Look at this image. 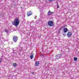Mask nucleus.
<instances>
[{"instance_id": "nucleus-1", "label": "nucleus", "mask_w": 79, "mask_h": 79, "mask_svg": "<svg viewBox=\"0 0 79 79\" xmlns=\"http://www.w3.org/2000/svg\"><path fill=\"white\" fill-rule=\"evenodd\" d=\"M19 24V20L18 19H15V20L12 22V24L15 26H18Z\"/></svg>"}, {"instance_id": "nucleus-2", "label": "nucleus", "mask_w": 79, "mask_h": 79, "mask_svg": "<svg viewBox=\"0 0 79 79\" xmlns=\"http://www.w3.org/2000/svg\"><path fill=\"white\" fill-rule=\"evenodd\" d=\"M48 24L49 26H53L54 24L52 21H49L48 22Z\"/></svg>"}, {"instance_id": "nucleus-3", "label": "nucleus", "mask_w": 79, "mask_h": 79, "mask_svg": "<svg viewBox=\"0 0 79 79\" xmlns=\"http://www.w3.org/2000/svg\"><path fill=\"white\" fill-rule=\"evenodd\" d=\"M61 56V54H57L56 55V56L57 59H59V58H60Z\"/></svg>"}, {"instance_id": "nucleus-4", "label": "nucleus", "mask_w": 79, "mask_h": 79, "mask_svg": "<svg viewBox=\"0 0 79 79\" xmlns=\"http://www.w3.org/2000/svg\"><path fill=\"white\" fill-rule=\"evenodd\" d=\"M27 15L28 16H30V15H32V13L31 11H29L28 12Z\"/></svg>"}, {"instance_id": "nucleus-5", "label": "nucleus", "mask_w": 79, "mask_h": 79, "mask_svg": "<svg viewBox=\"0 0 79 79\" xmlns=\"http://www.w3.org/2000/svg\"><path fill=\"white\" fill-rule=\"evenodd\" d=\"M53 12H50V11H49L48 13V16H50V15H51L53 14Z\"/></svg>"}, {"instance_id": "nucleus-6", "label": "nucleus", "mask_w": 79, "mask_h": 79, "mask_svg": "<svg viewBox=\"0 0 79 79\" xmlns=\"http://www.w3.org/2000/svg\"><path fill=\"white\" fill-rule=\"evenodd\" d=\"M64 32L65 33H66V32H68V28H65L64 29Z\"/></svg>"}, {"instance_id": "nucleus-7", "label": "nucleus", "mask_w": 79, "mask_h": 79, "mask_svg": "<svg viewBox=\"0 0 79 79\" xmlns=\"http://www.w3.org/2000/svg\"><path fill=\"white\" fill-rule=\"evenodd\" d=\"M13 40H18V37L15 36L13 37Z\"/></svg>"}, {"instance_id": "nucleus-8", "label": "nucleus", "mask_w": 79, "mask_h": 79, "mask_svg": "<svg viewBox=\"0 0 79 79\" xmlns=\"http://www.w3.org/2000/svg\"><path fill=\"white\" fill-rule=\"evenodd\" d=\"M66 26V25H64L63 26H62L60 27V29H64V28H65V27Z\"/></svg>"}, {"instance_id": "nucleus-9", "label": "nucleus", "mask_w": 79, "mask_h": 79, "mask_svg": "<svg viewBox=\"0 0 79 79\" xmlns=\"http://www.w3.org/2000/svg\"><path fill=\"white\" fill-rule=\"evenodd\" d=\"M35 64L36 66H38L39 64V62L38 61H36L35 62Z\"/></svg>"}, {"instance_id": "nucleus-10", "label": "nucleus", "mask_w": 79, "mask_h": 79, "mask_svg": "<svg viewBox=\"0 0 79 79\" xmlns=\"http://www.w3.org/2000/svg\"><path fill=\"white\" fill-rule=\"evenodd\" d=\"M67 35H68V36L70 37L71 35V33L70 32H69L67 34Z\"/></svg>"}, {"instance_id": "nucleus-11", "label": "nucleus", "mask_w": 79, "mask_h": 79, "mask_svg": "<svg viewBox=\"0 0 79 79\" xmlns=\"http://www.w3.org/2000/svg\"><path fill=\"white\" fill-rule=\"evenodd\" d=\"M33 57H34V54L33 53H32V54L30 56V58L31 59H32V58H33Z\"/></svg>"}, {"instance_id": "nucleus-12", "label": "nucleus", "mask_w": 79, "mask_h": 79, "mask_svg": "<svg viewBox=\"0 0 79 79\" xmlns=\"http://www.w3.org/2000/svg\"><path fill=\"white\" fill-rule=\"evenodd\" d=\"M13 65L15 67H16V66H17V64L16 63H14L13 64Z\"/></svg>"}, {"instance_id": "nucleus-13", "label": "nucleus", "mask_w": 79, "mask_h": 79, "mask_svg": "<svg viewBox=\"0 0 79 79\" xmlns=\"http://www.w3.org/2000/svg\"><path fill=\"white\" fill-rule=\"evenodd\" d=\"M73 59L74 61H77V57H74Z\"/></svg>"}, {"instance_id": "nucleus-14", "label": "nucleus", "mask_w": 79, "mask_h": 79, "mask_svg": "<svg viewBox=\"0 0 79 79\" xmlns=\"http://www.w3.org/2000/svg\"><path fill=\"white\" fill-rule=\"evenodd\" d=\"M5 31L6 33H8V30H7V29H5Z\"/></svg>"}, {"instance_id": "nucleus-15", "label": "nucleus", "mask_w": 79, "mask_h": 79, "mask_svg": "<svg viewBox=\"0 0 79 79\" xmlns=\"http://www.w3.org/2000/svg\"><path fill=\"white\" fill-rule=\"evenodd\" d=\"M55 0H49V2H53V1H54Z\"/></svg>"}, {"instance_id": "nucleus-16", "label": "nucleus", "mask_w": 79, "mask_h": 79, "mask_svg": "<svg viewBox=\"0 0 79 79\" xmlns=\"http://www.w3.org/2000/svg\"><path fill=\"white\" fill-rule=\"evenodd\" d=\"M14 41L15 42H16V41H17V40H14Z\"/></svg>"}, {"instance_id": "nucleus-17", "label": "nucleus", "mask_w": 79, "mask_h": 79, "mask_svg": "<svg viewBox=\"0 0 79 79\" xmlns=\"http://www.w3.org/2000/svg\"><path fill=\"white\" fill-rule=\"evenodd\" d=\"M31 74H34V73L32 72V73H31Z\"/></svg>"}, {"instance_id": "nucleus-18", "label": "nucleus", "mask_w": 79, "mask_h": 79, "mask_svg": "<svg viewBox=\"0 0 79 79\" xmlns=\"http://www.w3.org/2000/svg\"><path fill=\"white\" fill-rule=\"evenodd\" d=\"M57 8H59V6L57 5Z\"/></svg>"}, {"instance_id": "nucleus-19", "label": "nucleus", "mask_w": 79, "mask_h": 79, "mask_svg": "<svg viewBox=\"0 0 79 79\" xmlns=\"http://www.w3.org/2000/svg\"><path fill=\"white\" fill-rule=\"evenodd\" d=\"M1 62H2V60H0V63H1Z\"/></svg>"}]
</instances>
